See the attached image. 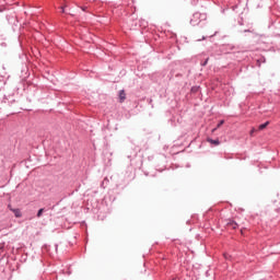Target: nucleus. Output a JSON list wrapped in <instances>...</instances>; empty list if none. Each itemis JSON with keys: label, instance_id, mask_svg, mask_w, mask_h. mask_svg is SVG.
I'll return each instance as SVG.
<instances>
[{"label": "nucleus", "instance_id": "1", "mask_svg": "<svg viewBox=\"0 0 280 280\" xmlns=\"http://www.w3.org/2000/svg\"><path fill=\"white\" fill-rule=\"evenodd\" d=\"M118 96H119L120 103L126 102V91L124 90L119 91Z\"/></svg>", "mask_w": 280, "mask_h": 280}, {"label": "nucleus", "instance_id": "2", "mask_svg": "<svg viewBox=\"0 0 280 280\" xmlns=\"http://www.w3.org/2000/svg\"><path fill=\"white\" fill-rule=\"evenodd\" d=\"M208 143H211L212 145H220V140H213L211 138H208L207 139Z\"/></svg>", "mask_w": 280, "mask_h": 280}, {"label": "nucleus", "instance_id": "3", "mask_svg": "<svg viewBox=\"0 0 280 280\" xmlns=\"http://www.w3.org/2000/svg\"><path fill=\"white\" fill-rule=\"evenodd\" d=\"M11 211L14 213L15 218H21V215H23V214L21 213V210H20V209H12V208H11Z\"/></svg>", "mask_w": 280, "mask_h": 280}, {"label": "nucleus", "instance_id": "4", "mask_svg": "<svg viewBox=\"0 0 280 280\" xmlns=\"http://www.w3.org/2000/svg\"><path fill=\"white\" fill-rule=\"evenodd\" d=\"M268 126H270V121H266L262 125H259L258 130H265V128H268Z\"/></svg>", "mask_w": 280, "mask_h": 280}, {"label": "nucleus", "instance_id": "5", "mask_svg": "<svg viewBox=\"0 0 280 280\" xmlns=\"http://www.w3.org/2000/svg\"><path fill=\"white\" fill-rule=\"evenodd\" d=\"M228 226H230V229H237V223L235 222V221H230L229 223H228Z\"/></svg>", "mask_w": 280, "mask_h": 280}, {"label": "nucleus", "instance_id": "6", "mask_svg": "<svg viewBox=\"0 0 280 280\" xmlns=\"http://www.w3.org/2000/svg\"><path fill=\"white\" fill-rule=\"evenodd\" d=\"M45 212V209H39L37 212V218H40L43 215V213Z\"/></svg>", "mask_w": 280, "mask_h": 280}, {"label": "nucleus", "instance_id": "7", "mask_svg": "<svg viewBox=\"0 0 280 280\" xmlns=\"http://www.w3.org/2000/svg\"><path fill=\"white\" fill-rule=\"evenodd\" d=\"M255 132H257V129L253 128L249 132L250 137H253V135H255Z\"/></svg>", "mask_w": 280, "mask_h": 280}, {"label": "nucleus", "instance_id": "8", "mask_svg": "<svg viewBox=\"0 0 280 280\" xmlns=\"http://www.w3.org/2000/svg\"><path fill=\"white\" fill-rule=\"evenodd\" d=\"M223 124H224V120H221V121L218 124L217 128H220Z\"/></svg>", "mask_w": 280, "mask_h": 280}, {"label": "nucleus", "instance_id": "9", "mask_svg": "<svg viewBox=\"0 0 280 280\" xmlns=\"http://www.w3.org/2000/svg\"><path fill=\"white\" fill-rule=\"evenodd\" d=\"M61 12L65 13V7H61Z\"/></svg>", "mask_w": 280, "mask_h": 280}, {"label": "nucleus", "instance_id": "10", "mask_svg": "<svg viewBox=\"0 0 280 280\" xmlns=\"http://www.w3.org/2000/svg\"><path fill=\"white\" fill-rule=\"evenodd\" d=\"M207 62H209V59H207V60L205 61L203 67L207 65Z\"/></svg>", "mask_w": 280, "mask_h": 280}, {"label": "nucleus", "instance_id": "11", "mask_svg": "<svg viewBox=\"0 0 280 280\" xmlns=\"http://www.w3.org/2000/svg\"><path fill=\"white\" fill-rule=\"evenodd\" d=\"M218 130V128H214V129H212V132H215Z\"/></svg>", "mask_w": 280, "mask_h": 280}]
</instances>
